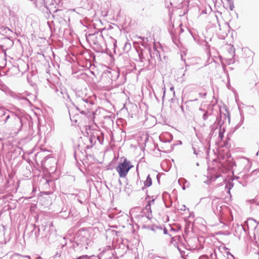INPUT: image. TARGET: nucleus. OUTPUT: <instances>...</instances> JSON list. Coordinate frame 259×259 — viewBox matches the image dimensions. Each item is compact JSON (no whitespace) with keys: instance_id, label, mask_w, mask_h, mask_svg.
<instances>
[{"instance_id":"3","label":"nucleus","mask_w":259,"mask_h":259,"mask_svg":"<svg viewBox=\"0 0 259 259\" xmlns=\"http://www.w3.org/2000/svg\"><path fill=\"white\" fill-rule=\"evenodd\" d=\"M144 183H145V186H146L147 187H149L151 185L152 181H151V179L150 178L149 176L147 177V179Z\"/></svg>"},{"instance_id":"5","label":"nucleus","mask_w":259,"mask_h":259,"mask_svg":"<svg viewBox=\"0 0 259 259\" xmlns=\"http://www.w3.org/2000/svg\"><path fill=\"white\" fill-rule=\"evenodd\" d=\"M170 91H173L174 90V87H171V88H170Z\"/></svg>"},{"instance_id":"1","label":"nucleus","mask_w":259,"mask_h":259,"mask_svg":"<svg viewBox=\"0 0 259 259\" xmlns=\"http://www.w3.org/2000/svg\"><path fill=\"white\" fill-rule=\"evenodd\" d=\"M133 167L132 162L126 158H124L123 161L116 167V170L120 178H125L129 170Z\"/></svg>"},{"instance_id":"2","label":"nucleus","mask_w":259,"mask_h":259,"mask_svg":"<svg viewBox=\"0 0 259 259\" xmlns=\"http://www.w3.org/2000/svg\"><path fill=\"white\" fill-rule=\"evenodd\" d=\"M92 236V232L89 230L83 228L79 230L77 238L79 241L86 242L88 244V242L90 240Z\"/></svg>"},{"instance_id":"4","label":"nucleus","mask_w":259,"mask_h":259,"mask_svg":"<svg viewBox=\"0 0 259 259\" xmlns=\"http://www.w3.org/2000/svg\"><path fill=\"white\" fill-rule=\"evenodd\" d=\"M154 199H152L151 201H150L148 203V204L146 206V208L147 209H148V210L149 209V210H150L151 211V205L152 204H154Z\"/></svg>"}]
</instances>
